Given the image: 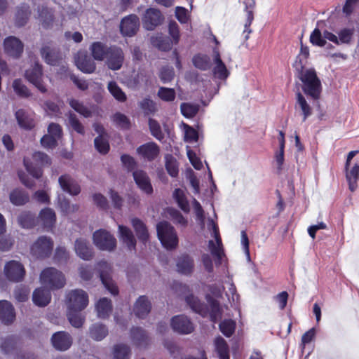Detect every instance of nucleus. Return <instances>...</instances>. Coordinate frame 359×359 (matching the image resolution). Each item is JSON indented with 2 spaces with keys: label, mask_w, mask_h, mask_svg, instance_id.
<instances>
[{
  "label": "nucleus",
  "mask_w": 359,
  "mask_h": 359,
  "mask_svg": "<svg viewBox=\"0 0 359 359\" xmlns=\"http://www.w3.org/2000/svg\"><path fill=\"white\" fill-rule=\"evenodd\" d=\"M107 50L105 45L100 41L93 43L90 47L92 56L98 61H102L106 57Z\"/></svg>",
  "instance_id": "nucleus-42"
},
{
  "label": "nucleus",
  "mask_w": 359,
  "mask_h": 359,
  "mask_svg": "<svg viewBox=\"0 0 359 359\" xmlns=\"http://www.w3.org/2000/svg\"><path fill=\"white\" fill-rule=\"evenodd\" d=\"M95 147L96 149L101 154H107L109 149V144L107 140L101 135L95 139Z\"/></svg>",
  "instance_id": "nucleus-64"
},
{
  "label": "nucleus",
  "mask_w": 359,
  "mask_h": 359,
  "mask_svg": "<svg viewBox=\"0 0 359 359\" xmlns=\"http://www.w3.org/2000/svg\"><path fill=\"white\" fill-rule=\"evenodd\" d=\"M151 305L146 296H140L135 302L133 307L135 315L140 318H145L151 311Z\"/></svg>",
  "instance_id": "nucleus-24"
},
{
  "label": "nucleus",
  "mask_w": 359,
  "mask_h": 359,
  "mask_svg": "<svg viewBox=\"0 0 359 359\" xmlns=\"http://www.w3.org/2000/svg\"><path fill=\"white\" fill-rule=\"evenodd\" d=\"M118 233L120 240L127 246L128 250H135L136 240L132 231L128 227L118 225Z\"/></svg>",
  "instance_id": "nucleus-29"
},
{
  "label": "nucleus",
  "mask_w": 359,
  "mask_h": 359,
  "mask_svg": "<svg viewBox=\"0 0 359 359\" xmlns=\"http://www.w3.org/2000/svg\"><path fill=\"white\" fill-rule=\"evenodd\" d=\"M300 80L303 83V90L305 94L311 96L314 100L320 97L322 87L320 79L313 69H307L302 72Z\"/></svg>",
  "instance_id": "nucleus-2"
},
{
  "label": "nucleus",
  "mask_w": 359,
  "mask_h": 359,
  "mask_svg": "<svg viewBox=\"0 0 359 359\" xmlns=\"http://www.w3.org/2000/svg\"><path fill=\"white\" fill-rule=\"evenodd\" d=\"M182 115L187 118L194 117L199 110V106L191 103H182L180 106Z\"/></svg>",
  "instance_id": "nucleus-55"
},
{
  "label": "nucleus",
  "mask_w": 359,
  "mask_h": 359,
  "mask_svg": "<svg viewBox=\"0 0 359 359\" xmlns=\"http://www.w3.org/2000/svg\"><path fill=\"white\" fill-rule=\"evenodd\" d=\"M163 20V17L158 9L149 8L143 15L142 23L146 29L153 30L162 22Z\"/></svg>",
  "instance_id": "nucleus-13"
},
{
  "label": "nucleus",
  "mask_w": 359,
  "mask_h": 359,
  "mask_svg": "<svg viewBox=\"0 0 359 359\" xmlns=\"http://www.w3.org/2000/svg\"><path fill=\"white\" fill-rule=\"evenodd\" d=\"M208 288L210 293L206 294V299L211 307L210 316L212 321L216 323L221 316V310L219 302L213 299L211 296L216 298L221 297L224 290V287L222 284L214 283L209 285Z\"/></svg>",
  "instance_id": "nucleus-4"
},
{
  "label": "nucleus",
  "mask_w": 359,
  "mask_h": 359,
  "mask_svg": "<svg viewBox=\"0 0 359 359\" xmlns=\"http://www.w3.org/2000/svg\"><path fill=\"white\" fill-rule=\"evenodd\" d=\"M51 342L55 349L64 351L69 348L72 344V339L69 333L60 331L52 336Z\"/></svg>",
  "instance_id": "nucleus-18"
},
{
  "label": "nucleus",
  "mask_w": 359,
  "mask_h": 359,
  "mask_svg": "<svg viewBox=\"0 0 359 359\" xmlns=\"http://www.w3.org/2000/svg\"><path fill=\"white\" fill-rule=\"evenodd\" d=\"M74 250L76 255L82 259L89 260L92 257V248L86 240L83 238L76 240Z\"/></svg>",
  "instance_id": "nucleus-30"
},
{
  "label": "nucleus",
  "mask_w": 359,
  "mask_h": 359,
  "mask_svg": "<svg viewBox=\"0 0 359 359\" xmlns=\"http://www.w3.org/2000/svg\"><path fill=\"white\" fill-rule=\"evenodd\" d=\"M58 182L62 189L70 195L76 196L81 191V188L78 183L68 175L60 176Z\"/></svg>",
  "instance_id": "nucleus-23"
},
{
  "label": "nucleus",
  "mask_w": 359,
  "mask_h": 359,
  "mask_svg": "<svg viewBox=\"0 0 359 359\" xmlns=\"http://www.w3.org/2000/svg\"><path fill=\"white\" fill-rule=\"evenodd\" d=\"M172 197L179 208L184 212H189L190 208L187 198L185 191L182 189H175L172 193Z\"/></svg>",
  "instance_id": "nucleus-36"
},
{
  "label": "nucleus",
  "mask_w": 359,
  "mask_h": 359,
  "mask_svg": "<svg viewBox=\"0 0 359 359\" xmlns=\"http://www.w3.org/2000/svg\"><path fill=\"white\" fill-rule=\"evenodd\" d=\"M15 313L13 305L6 300L0 301V320L4 324L13 322Z\"/></svg>",
  "instance_id": "nucleus-26"
},
{
  "label": "nucleus",
  "mask_w": 359,
  "mask_h": 359,
  "mask_svg": "<svg viewBox=\"0 0 359 359\" xmlns=\"http://www.w3.org/2000/svg\"><path fill=\"white\" fill-rule=\"evenodd\" d=\"M81 311L79 309L67 310V318L70 324L76 328L81 327L85 320V317L81 313Z\"/></svg>",
  "instance_id": "nucleus-43"
},
{
  "label": "nucleus",
  "mask_w": 359,
  "mask_h": 359,
  "mask_svg": "<svg viewBox=\"0 0 359 359\" xmlns=\"http://www.w3.org/2000/svg\"><path fill=\"white\" fill-rule=\"evenodd\" d=\"M131 223L138 238L145 243L149 238V233L144 224L137 218L132 219Z\"/></svg>",
  "instance_id": "nucleus-40"
},
{
  "label": "nucleus",
  "mask_w": 359,
  "mask_h": 359,
  "mask_svg": "<svg viewBox=\"0 0 359 359\" xmlns=\"http://www.w3.org/2000/svg\"><path fill=\"white\" fill-rule=\"evenodd\" d=\"M89 334L93 339L101 341L108 334V329L102 324L95 323L90 327Z\"/></svg>",
  "instance_id": "nucleus-39"
},
{
  "label": "nucleus",
  "mask_w": 359,
  "mask_h": 359,
  "mask_svg": "<svg viewBox=\"0 0 359 359\" xmlns=\"http://www.w3.org/2000/svg\"><path fill=\"white\" fill-rule=\"evenodd\" d=\"M53 242L47 236H40L31 246V253L36 258L48 257L52 252Z\"/></svg>",
  "instance_id": "nucleus-6"
},
{
  "label": "nucleus",
  "mask_w": 359,
  "mask_h": 359,
  "mask_svg": "<svg viewBox=\"0 0 359 359\" xmlns=\"http://www.w3.org/2000/svg\"><path fill=\"white\" fill-rule=\"evenodd\" d=\"M43 109L50 116H59L61 115L60 106L59 103L48 100L43 104Z\"/></svg>",
  "instance_id": "nucleus-54"
},
{
  "label": "nucleus",
  "mask_w": 359,
  "mask_h": 359,
  "mask_svg": "<svg viewBox=\"0 0 359 359\" xmlns=\"http://www.w3.org/2000/svg\"><path fill=\"white\" fill-rule=\"evenodd\" d=\"M14 92L21 97H28L31 93L21 79H15L12 83Z\"/></svg>",
  "instance_id": "nucleus-51"
},
{
  "label": "nucleus",
  "mask_w": 359,
  "mask_h": 359,
  "mask_svg": "<svg viewBox=\"0 0 359 359\" xmlns=\"http://www.w3.org/2000/svg\"><path fill=\"white\" fill-rule=\"evenodd\" d=\"M106 60V64L110 69H120L124 61V54L122 49L116 46L107 48Z\"/></svg>",
  "instance_id": "nucleus-11"
},
{
  "label": "nucleus",
  "mask_w": 359,
  "mask_h": 359,
  "mask_svg": "<svg viewBox=\"0 0 359 359\" xmlns=\"http://www.w3.org/2000/svg\"><path fill=\"white\" fill-rule=\"evenodd\" d=\"M215 350L219 359H229V349L226 341L221 337L215 339Z\"/></svg>",
  "instance_id": "nucleus-38"
},
{
  "label": "nucleus",
  "mask_w": 359,
  "mask_h": 359,
  "mask_svg": "<svg viewBox=\"0 0 359 359\" xmlns=\"http://www.w3.org/2000/svg\"><path fill=\"white\" fill-rule=\"evenodd\" d=\"M5 53L15 58L19 57L23 52L24 45L22 42L15 36H8L4 41Z\"/></svg>",
  "instance_id": "nucleus-15"
},
{
  "label": "nucleus",
  "mask_w": 359,
  "mask_h": 359,
  "mask_svg": "<svg viewBox=\"0 0 359 359\" xmlns=\"http://www.w3.org/2000/svg\"><path fill=\"white\" fill-rule=\"evenodd\" d=\"M30 15L29 8L27 4H22L18 8L15 15V24L18 27L26 24Z\"/></svg>",
  "instance_id": "nucleus-44"
},
{
  "label": "nucleus",
  "mask_w": 359,
  "mask_h": 359,
  "mask_svg": "<svg viewBox=\"0 0 359 359\" xmlns=\"http://www.w3.org/2000/svg\"><path fill=\"white\" fill-rule=\"evenodd\" d=\"M38 18L44 27H48L53 20V14L50 9L42 6L39 8Z\"/></svg>",
  "instance_id": "nucleus-49"
},
{
  "label": "nucleus",
  "mask_w": 359,
  "mask_h": 359,
  "mask_svg": "<svg viewBox=\"0 0 359 359\" xmlns=\"http://www.w3.org/2000/svg\"><path fill=\"white\" fill-rule=\"evenodd\" d=\"M58 203L61 211L65 214L74 212L79 209V206L77 205H71L69 201L64 197H59Z\"/></svg>",
  "instance_id": "nucleus-61"
},
{
  "label": "nucleus",
  "mask_w": 359,
  "mask_h": 359,
  "mask_svg": "<svg viewBox=\"0 0 359 359\" xmlns=\"http://www.w3.org/2000/svg\"><path fill=\"white\" fill-rule=\"evenodd\" d=\"M213 63L214 67L212 72L214 76L219 79H226L229 74L225 64L222 62L219 50L217 48L213 49Z\"/></svg>",
  "instance_id": "nucleus-21"
},
{
  "label": "nucleus",
  "mask_w": 359,
  "mask_h": 359,
  "mask_svg": "<svg viewBox=\"0 0 359 359\" xmlns=\"http://www.w3.org/2000/svg\"><path fill=\"white\" fill-rule=\"evenodd\" d=\"M186 302L194 312L202 316H205L207 315L208 309L206 306L202 303L198 297L193 294H189L186 297Z\"/></svg>",
  "instance_id": "nucleus-34"
},
{
  "label": "nucleus",
  "mask_w": 359,
  "mask_h": 359,
  "mask_svg": "<svg viewBox=\"0 0 359 359\" xmlns=\"http://www.w3.org/2000/svg\"><path fill=\"white\" fill-rule=\"evenodd\" d=\"M346 178L348 184L349 189L354 191L357 188V182L359 179V164L355 163L351 166L345 165Z\"/></svg>",
  "instance_id": "nucleus-32"
},
{
  "label": "nucleus",
  "mask_w": 359,
  "mask_h": 359,
  "mask_svg": "<svg viewBox=\"0 0 359 359\" xmlns=\"http://www.w3.org/2000/svg\"><path fill=\"white\" fill-rule=\"evenodd\" d=\"M15 118L19 126L26 130H31L35 126L34 114L25 109H19L15 112Z\"/></svg>",
  "instance_id": "nucleus-25"
},
{
  "label": "nucleus",
  "mask_w": 359,
  "mask_h": 359,
  "mask_svg": "<svg viewBox=\"0 0 359 359\" xmlns=\"http://www.w3.org/2000/svg\"><path fill=\"white\" fill-rule=\"evenodd\" d=\"M40 282L43 287L50 290H56L65 287L66 278L62 271L54 267H48L41 271Z\"/></svg>",
  "instance_id": "nucleus-1"
},
{
  "label": "nucleus",
  "mask_w": 359,
  "mask_h": 359,
  "mask_svg": "<svg viewBox=\"0 0 359 359\" xmlns=\"http://www.w3.org/2000/svg\"><path fill=\"white\" fill-rule=\"evenodd\" d=\"M236 323L232 320H224L219 324L220 331L227 337H231L234 332Z\"/></svg>",
  "instance_id": "nucleus-59"
},
{
  "label": "nucleus",
  "mask_w": 359,
  "mask_h": 359,
  "mask_svg": "<svg viewBox=\"0 0 359 359\" xmlns=\"http://www.w3.org/2000/svg\"><path fill=\"white\" fill-rule=\"evenodd\" d=\"M95 309L98 318H107L109 316L112 311L111 302L106 297L101 298L95 304Z\"/></svg>",
  "instance_id": "nucleus-33"
},
{
  "label": "nucleus",
  "mask_w": 359,
  "mask_h": 359,
  "mask_svg": "<svg viewBox=\"0 0 359 359\" xmlns=\"http://www.w3.org/2000/svg\"><path fill=\"white\" fill-rule=\"evenodd\" d=\"M208 226L212 229V236L215 238V241H209V249L211 252V254L217 259L216 264H220L222 262V256L224 255V252L222 246V241L219 238L218 228L212 219H210L208 221Z\"/></svg>",
  "instance_id": "nucleus-10"
},
{
  "label": "nucleus",
  "mask_w": 359,
  "mask_h": 359,
  "mask_svg": "<svg viewBox=\"0 0 359 359\" xmlns=\"http://www.w3.org/2000/svg\"><path fill=\"white\" fill-rule=\"evenodd\" d=\"M130 353L129 347L124 344L116 345L114 348L113 359H128Z\"/></svg>",
  "instance_id": "nucleus-58"
},
{
  "label": "nucleus",
  "mask_w": 359,
  "mask_h": 359,
  "mask_svg": "<svg viewBox=\"0 0 359 359\" xmlns=\"http://www.w3.org/2000/svg\"><path fill=\"white\" fill-rule=\"evenodd\" d=\"M310 42L315 46L323 47L326 44L324 34L322 35L318 28H316L310 35Z\"/></svg>",
  "instance_id": "nucleus-60"
},
{
  "label": "nucleus",
  "mask_w": 359,
  "mask_h": 359,
  "mask_svg": "<svg viewBox=\"0 0 359 359\" xmlns=\"http://www.w3.org/2000/svg\"><path fill=\"white\" fill-rule=\"evenodd\" d=\"M134 180L137 187L145 194H151L153 192V188L150 180L147 173L142 170H137L133 173Z\"/></svg>",
  "instance_id": "nucleus-22"
},
{
  "label": "nucleus",
  "mask_w": 359,
  "mask_h": 359,
  "mask_svg": "<svg viewBox=\"0 0 359 359\" xmlns=\"http://www.w3.org/2000/svg\"><path fill=\"white\" fill-rule=\"evenodd\" d=\"M40 53L43 60L50 65H55L61 58L60 52L51 43L43 44Z\"/></svg>",
  "instance_id": "nucleus-16"
},
{
  "label": "nucleus",
  "mask_w": 359,
  "mask_h": 359,
  "mask_svg": "<svg viewBox=\"0 0 359 359\" xmlns=\"http://www.w3.org/2000/svg\"><path fill=\"white\" fill-rule=\"evenodd\" d=\"M1 349L5 354H14L17 352V341L13 337L1 339Z\"/></svg>",
  "instance_id": "nucleus-45"
},
{
  "label": "nucleus",
  "mask_w": 359,
  "mask_h": 359,
  "mask_svg": "<svg viewBox=\"0 0 359 359\" xmlns=\"http://www.w3.org/2000/svg\"><path fill=\"white\" fill-rule=\"evenodd\" d=\"M39 219L45 228H51L55 222V214L48 208H44L40 212Z\"/></svg>",
  "instance_id": "nucleus-41"
},
{
  "label": "nucleus",
  "mask_w": 359,
  "mask_h": 359,
  "mask_svg": "<svg viewBox=\"0 0 359 359\" xmlns=\"http://www.w3.org/2000/svg\"><path fill=\"white\" fill-rule=\"evenodd\" d=\"M241 1L245 5L246 11V20L244 25L245 29L243 31V35L244 39L247 40L249 38V34L252 32L250 29V26L254 20L252 9L255 5V0H241Z\"/></svg>",
  "instance_id": "nucleus-27"
},
{
  "label": "nucleus",
  "mask_w": 359,
  "mask_h": 359,
  "mask_svg": "<svg viewBox=\"0 0 359 359\" xmlns=\"http://www.w3.org/2000/svg\"><path fill=\"white\" fill-rule=\"evenodd\" d=\"M67 310H83L88 304V295L81 289L70 290L66 295Z\"/></svg>",
  "instance_id": "nucleus-5"
},
{
  "label": "nucleus",
  "mask_w": 359,
  "mask_h": 359,
  "mask_svg": "<svg viewBox=\"0 0 359 359\" xmlns=\"http://www.w3.org/2000/svg\"><path fill=\"white\" fill-rule=\"evenodd\" d=\"M149 76L143 72L135 73L126 81V86L131 89L137 90L141 86L148 85Z\"/></svg>",
  "instance_id": "nucleus-28"
},
{
  "label": "nucleus",
  "mask_w": 359,
  "mask_h": 359,
  "mask_svg": "<svg viewBox=\"0 0 359 359\" xmlns=\"http://www.w3.org/2000/svg\"><path fill=\"white\" fill-rule=\"evenodd\" d=\"M97 270L100 273V280L104 285V287L113 295L118 293L117 286L112 280L110 272L111 266L105 261H100L97 263Z\"/></svg>",
  "instance_id": "nucleus-8"
},
{
  "label": "nucleus",
  "mask_w": 359,
  "mask_h": 359,
  "mask_svg": "<svg viewBox=\"0 0 359 359\" xmlns=\"http://www.w3.org/2000/svg\"><path fill=\"white\" fill-rule=\"evenodd\" d=\"M165 168L169 175L175 177L178 175V167L176 160L171 156H166Z\"/></svg>",
  "instance_id": "nucleus-62"
},
{
  "label": "nucleus",
  "mask_w": 359,
  "mask_h": 359,
  "mask_svg": "<svg viewBox=\"0 0 359 359\" xmlns=\"http://www.w3.org/2000/svg\"><path fill=\"white\" fill-rule=\"evenodd\" d=\"M159 147L154 142L145 143L137 149V153L144 160L151 161L159 154Z\"/></svg>",
  "instance_id": "nucleus-20"
},
{
  "label": "nucleus",
  "mask_w": 359,
  "mask_h": 359,
  "mask_svg": "<svg viewBox=\"0 0 359 359\" xmlns=\"http://www.w3.org/2000/svg\"><path fill=\"white\" fill-rule=\"evenodd\" d=\"M107 88L111 95L118 101L125 102L126 100V95L115 81H110Z\"/></svg>",
  "instance_id": "nucleus-48"
},
{
  "label": "nucleus",
  "mask_w": 359,
  "mask_h": 359,
  "mask_svg": "<svg viewBox=\"0 0 359 359\" xmlns=\"http://www.w3.org/2000/svg\"><path fill=\"white\" fill-rule=\"evenodd\" d=\"M139 27V18L135 14H130L121 20L120 30L123 36L130 37L136 34Z\"/></svg>",
  "instance_id": "nucleus-14"
},
{
  "label": "nucleus",
  "mask_w": 359,
  "mask_h": 359,
  "mask_svg": "<svg viewBox=\"0 0 359 359\" xmlns=\"http://www.w3.org/2000/svg\"><path fill=\"white\" fill-rule=\"evenodd\" d=\"M4 274L6 278L12 282L21 281L25 274V270L23 265L15 260L8 262L4 266Z\"/></svg>",
  "instance_id": "nucleus-12"
},
{
  "label": "nucleus",
  "mask_w": 359,
  "mask_h": 359,
  "mask_svg": "<svg viewBox=\"0 0 359 359\" xmlns=\"http://www.w3.org/2000/svg\"><path fill=\"white\" fill-rule=\"evenodd\" d=\"M171 326L174 331L180 334H189L194 330V326L189 319L183 315L176 316L172 318Z\"/></svg>",
  "instance_id": "nucleus-17"
},
{
  "label": "nucleus",
  "mask_w": 359,
  "mask_h": 359,
  "mask_svg": "<svg viewBox=\"0 0 359 359\" xmlns=\"http://www.w3.org/2000/svg\"><path fill=\"white\" fill-rule=\"evenodd\" d=\"M297 103L302 111V114L304 116L303 121H306V119L311 114V108L307 103L304 97L300 93L297 94Z\"/></svg>",
  "instance_id": "nucleus-53"
},
{
  "label": "nucleus",
  "mask_w": 359,
  "mask_h": 359,
  "mask_svg": "<svg viewBox=\"0 0 359 359\" xmlns=\"http://www.w3.org/2000/svg\"><path fill=\"white\" fill-rule=\"evenodd\" d=\"M152 45L159 50L167 51L171 49L172 43L170 40L162 34H158L151 38Z\"/></svg>",
  "instance_id": "nucleus-37"
},
{
  "label": "nucleus",
  "mask_w": 359,
  "mask_h": 359,
  "mask_svg": "<svg viewBox=\"0 0 359 359\" xmlns=\"http://www.w3.org/2000/svg\"><path fill=\"white\" fill-rule=\"evenodd\" d=\"M93 242L102 250L111 251L116 246V238L109 232L102 229L93 233Z\"/></svg>",
  "instance_id": "nucleus-7"
},
{
  "label": "nucleus",
  "mask_w": 359,
  "mask_h": 359,
  "mask_svg": "<svg viewBox=\"0 0 359 359\" xmlns=\"http://www.w3.org/2000/svg\"><path fill=\"white\" fill-rule=\"evenodd\" d=\"M75 64L81 72L90 74L95 70V63L83 52H79L74 57Z\"/></svg>",
  "instance_id": "nucleus-19"
},
{
  "label": "nucleus",
  "mask_w": 359,
  "mask_h": 359,
  "mask_svg": "<svg viewBox=\"0 0 359 359\" xmlns=\"http://www.w3.org/2000/svg\"><path fill=\"white\" fill-rule=\"evenodd\" d=\"M194 65L201 70H207L210 67V58L206 55L198 54L193 57Z\"/></svg>",
  "instance_id": "nucleus-52"
},
{
  "label": "nucleus",
  "mask_w": 359,
  "mask_h": 359,
  "mask_svg": "<svg viewBox=\"0 0 359 359\" xmlns=\"http://www.w3.org/2000/svg\"><path fill=\"white\" fill-rule=\"evenodd\" d=\"M158 239L164 248L172 250L177 247L178 238L175 229L168 222H159L156 226Z\"/></svg>",
  "instance_id": "nucleus-3"
},
{
  "label": "nucleus",
  "mask_w": 359,
  "mask_h": 359,
  "mask_svg": "<svg viewBox=\"0 0 359 359\" xmlns=\"http://www.w3.org/2000/svg\"><path fill=\"white\" fill-rule=\"evenodd\" d=\"M354 29L344 28L338 32V40L340 43H348L352 39Z\"/></svg>",
  "instance_id": "nucleus-63"
},
{
  "label": "nucleus",
  "mask_w": 359,
  "mask_h": 359,
  "mask_svg": "<svg viewBox=\"0 0 359 359\" xmlns=\"http://www.w3.org/2000/svg\"><path fill=\"white\" fill-rule=\"evenodd\" d=\"M69 104L74 110L84 117L88 118L91 116V110L79 100L70 99L69 100Z\"/></svg>",
  "instance_id": "nucleus-47"
},
{
  "label": "nucleus",
  "mask_w": 359,
  "mask_h": 359,
  "mask_svg": "<svg viewBox=\"0 0 359 359\" xmlns=\"http://www.w3.org/2000/svg\"><path fill=\"white\" fill-rule=\"evenodd\" d=\"M25 76L28 81L32 83L41 93L46 92L47 89L43 83L42 66L39 62H34L30 68L27 69Z\"/></svg>",
  "instance_id": "nucleus-9"
},
{
  "label": "nucleus",
  "mask_w": 359,
  "mask_h": 359,
  "mask_svg": "<svg viewBox=\"0 0 359 359\" xmlns=\"http://www.w3.org/2000/svg\"><path fill=\"white\" fill-rule=\"evenodd\" d=\"M19 224L25 229H30L35 224V217L29 212H24L18 217Z\"/></svg>",
  "instance_id": "nucleus-50"
},
{
  "label": "nucleus",
  "mask_w": 359,
  "mask_h": 359,
  "mask_svg": "<svg viewBox=\"0 0 359 359\" xmlns=\"http://www.w3.org/2000/svg\"><path fill=\"white\" fill-rule=\"evenodd\" d=\"M34 303L41 307L46 306L51 299L50 290L43 287L36 289L32 295Z\"/></svg>",
  "instance_id": "nucleus-31"
},
{
  "label": "nucleus",
  "mask_w": 359,
  "mask_h": 359,
  "mask_svg": "<svg viewBox=\"0 0 359 359\" xmlns=\"http://www.w3.org/2000/svg\"><path fill=\"white\" fill-rule=\"evenodd\" d=\"M10 201L15 205H22L29 201V196L22 190L15 189L10 194Z\"/></svg>",
  "instance_id": "nucleus-46"
},
{
  "label": "nucleus",
  "mask_w": 359,
  "mask_h": 359,
  "mask_svg": "<svg viewBox=\"0 0 359 359\" xmlns=\"http://www.w3.org/2000/svg\"><path fill=\"white\" fill-rule=\"evenodd\" d=\"M177 269L180 273L190 274L194 269V260L188 255H182L177 260Z\"/></svg>",
  "instance_id": "nucleus-35"
},
{
  "label": "nucleus",
  "mask_w": 359,
  "mask_h": 359,
  "mask_svg": "<svg viewBox=\"0 0 359 359\" xmlns=\"http://www.w3.org/2000/svg\"><path fill=\"white\" fill-rule=\"evenodd\" d=\"M158 96L165 102H172L175 99L176 93L173 88L160 87L158 91Z\"/></svg>",
  "instance_id": "nucleus-57"
},
{
  "label": "nucleus",
  "mask_w": 359,
  "mask_h": 359,
  "mask_svg": "<svg viewBox=\"0 0 359 359\" xmlns=\"http://www.w3.org/2000/svg\"><path fill=\"white\" fill-rule=\"evenodd\" d=\"M149 126L151 135L158 140L162 141L164 138V133L161 130L160 124L154 119L149 118Z\"/></svg>",
  "instance_id": "nucleus-56"
}]
</instances>
